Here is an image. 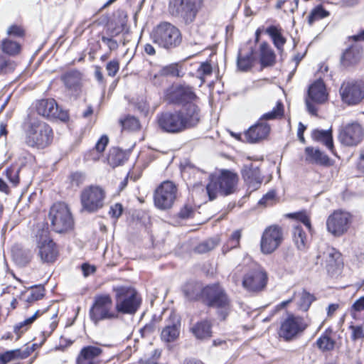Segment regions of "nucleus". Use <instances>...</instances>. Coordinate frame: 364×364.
Wrapping results in <instances>:
<instances>
[{"mask_svg":"<svg viewBox=\"0 0 364 364\" xmlns=\"http://www.w3.org/2000/svg\"><path fill=\"white\" fill-rule=\"evenodd\" d=\"M200 109L196 104H189L186 112L169 110L157 114L159 129L166 133L178 134L196 126L200 121Z\"/></svg>","mask_w":364,"mask_h":364,"instance_id":"f257e3e1","label":"nucleus"},{"mask_svg":"<svg viewBox=\"0 0 364 364\" xmlns=\"http://www.w3.org/2000/svg\"><path fill=\"white\" fill-rule=\"evenodd\" d=\"M21 127L24 143L28 146L43 149L52 144L54 136L52 128L36 114H28L22 122Z\"/></svg>","mask_w":364,"mask_h":364,"instance_id":"f03ea898","label":"nucleus"},{"mask_svg":"<svg viewBox=\"0 0 364 364\" xmlns=\"http://www.w3.org/2000/svg\"><path fill=\"white\" fill-rule=\"evenodd\" d=\"M151 38L154 43L165 49L175 48L182 42L180 30L166 21L161 22L154 28Z\"/></svg>","mask_w":364,"mask_h":364,"instance_id":"7ed1b4c3","label":"nucleus"},{"mask_svg":"<svg viewBox=\"0 0 364 364\" xmlns=\"http://www.w3.org/2000/svg\"><path fill=\"white\" fill-rule=\"evenodd\" d=\"M201 294L209 306L218 309L223 319L228 316L231 310L230 300L221 286L208 285L202 289Z\"/></svg>","mask_w":364,"mask_h":364,"instance_id":"20e7f679","label":"nucleus"},{"mask_svg":"<svg viewBox=\"0 0 364 364\" xmlns=\"http://www.w3.org/2000/svg\"><path fill=\"white\" fill-rule=\"evenodd\" d=\"M115 309L117 314H134L141 304V298L136 291L128 287H114Z\"/></svg>","mask_w":364,"mask_h":364,"instance_id":"39448f33","label":"nucleus"},{"mask_svg":"<svg viewBox=\"0 0 364 364\" xmlns=\"http://www.w3.org/2000/svg\"><path fill=\"white\" fill-rule=\"evenodd\" d=\"M89 315L95 324H97L103 320H112L118 318L116 309L113 306L112 299L108 294H97L94 297Z\"/></svg>","mask_w":364,"mask_h":364,"instance_id":"423d86ee","label":"nucleus"},{"mask_svg":"<svg viewBox=\"0 0 364 364\" xmlns=\"http://www.w3.org/2000/svg\"><path fill=\"white\" fill-rule=\"evenodd\" d=\"M237 181V174L230 171H223L218 178L211 179L205 187L209 200L215 199L218 193L224 196L232 193L235 190Z\"/></svg>","mask_w":364,"mask_h":364,"instance_id":"0eeeda50","label":"nucleus"},{"mask_svg":"<svg viewBox=\"0 0 364 364\" xmlns=\"http://www.w3.org/2000/svg\"><path fill=\"white\" fill-rule=\"evenodd\" d=\"M48 218L51 227L56 232H68L74 226V220L70 210L64 203L53 204L50 209Z\"/></svg>","mask_w":364,"mask_h":364,"instance_id":"6e6552de","label":"nucleus"},{"mask_svg":"<svg viewBox=\"0 0 364 364\" xmlns=\"http://www.w3.org/2000/svg\"><path fill=\"white\" fill-rule=\"evenodd\" d=\"M203 0H169L168 13L185 23H192L196 16Z\"/></svg>","mask_w":364,"mask_h":364,"instance_id":"1a4fd4ad","label":"nucleus"},{"mask_svg":"<svg viewBox=\"0 0 364 364\" xmlns=\"http://www.w3.org/2000/svg\"><path fill=\"white\" fill-rule=\"evenodd\" d=\"M309 325L306 318L290 314L281 322L278 335L285 341H291L301 335Z\"/></svg>","mask_w":364,"mask_h":364,"instance_id":"9d476101","label":"nucleus"},{"mask_svg":"<svg viewBox=\"0 0 364 364\" xmlns=\"http://www.w3.org/2000/svg\"><path fill=\"white\" fill-rule=\"evenodd\" d=\"M106 193L98 186H90L81 192L80 202L82 210L88 213H95L105 205Z\"/></svg>","mask_w":364,"mask_h":364,"instance_id":"9b49d317","label":"nucleus"},{"mask_svg":"<svg viewBox=\"0 0 364 364\" xmlns=\"http://www.w3.org/2000/svg\"><path fill=\"white\" fill-rule=\"evenodd\" d=\"M178 188L170 181L161 183L154 193V203L155 206L161 210L171 209L177 198Z\"/></svg>","mask_w":364,"mask_h":364,"instance_id":"f8f14e48","label":"nucleus"},{"mask_svg":"<svg viewBox=\"0 0 364 364\" xmlns=\"http://www.w3.org/2000/svg\"><path fill=\"white\" fill-rule=\"evenodd\" d=\"M342 102L349 106L359 105L364 100V82L360 80H346L343 82L339 89Z\"/></svg>","mask_w":364,"mask_h":364,"instance_id":"ddd939ff","label":"nucleus"},{"mask_svg":"<svg viewBox=\"0 0 364 364\" xmlns=\"http://www.w3.org/2000/svg\"><path fill=\"white\" fill-rule=\"evenodd\" d=\"M353 220L352 215L342 210H334L326 220L327 231L338 237L346 233Z\"/></svg>","mask_w":364,"mask_h":364,"instance_id":"4468645a","label":"nucleus"},{"mask_svg":"<svg viewBox=\"0 0 364 364\" xmlns=\"http://www.w3.org/2000/svg\"><path fill=\"white\" fill-rule=\"evenodd\" d=\"M196 99V95L192 87L187 85H173L165 92L166 101L171 104L183 105L184 108L182 110L184 112L189 104H195L193 101Z\"/></svg>","mask_w":364,"mask_h":364,"instance_id":"2eb2a0df","label":"nucleus"},{"mask_svg":"<svg viewBox=\"0 0 364 364\" xmlns=\"http://www.w3.org/2000/svg\"><path fill=\"white\" fill-rule=\"evenodd\" d=\"M328 94L326 85L322 80H317L309 87L308 97L306 98V106L308 112L314 115L316 114L317 108L313 104H323L328 100Z\"/></svg>","mask_w":364,"mask_h":364,"instance_id":"dca6fc26","label":"nucleus"},{"mask_svg":"<svg viewBox=\"0 0 364 364\" xmlns=\"http://www.w3.org/2000/svg\"><path fill=\"white\" fill-rule=\"evenodd\" d=\"M267 281V273L264 269L255 266L245 274L242 286L249 291H260L264 289Z\"/></svg>","mask_w":364,"mask_h":364,"instance_id":"f3484780","label":"nucleus"},{"mask_svg":"<svg viewBox=\"0 0 364 364\" xmlns=\"http://www.w3.org/2000/svg\"><path fill=\"white\" fill-rule=\"evenodd\" d=\"M283 240V232L278 225L267 227L262 236L260 247L262 253L268 255L275 251Z\"/></svg>","mask_w":364,"mask_h":364,"instance_id":"a211bd4d","label":"nucleus"},{"mask_svg":"<svg viewBox=\"0 0 364 364\" xmlns=\"http://www.w3.org/2000/svg\"><path fill=\"white\" fill-rule=\"evenodd\" d=\"M364 130L358 122H352L343 126L339 132L338 139L346 146H355L363 139Z\"/></svg>","mask_w":364,"mask_h":364,"instance_id":"6ab92c4d","label":"nucleus"},{"mask_svg":"<svg viewBox=\"0 0 364 364\" xmlns=\"http://www.w3.org/2000/svg\"><path fill=\"white\" fill-rule=\"evenodd\" d=\"M38 114L48 119H58L61 121L68 119V112L60 109L53 99H46L38 101L36 104Z\"/></svg>","mask_w":364,"mask_h":364,"instance_id":"aec40b11","label":"nucleus"},{"mask_svg":"<svg viewBox=\"0 0 364 364\" xmlns=\"http://www.w3.org/2000/svg\"><path fill=\"white\" fill-rule=\"evenodd\" d=\"M103 350L95 346L83 347L76 358V364H100V357Z\"/></svg>","mask_w":364,"mask_h":364,"instance_id":"412c9836","label":"nucleus"},{"mask_svg":"<svg viewBox=\"0 0 364 364\" xmlns=\"http://www.w3.org/2000/svg\"><path fill=\"white\" fill-rule=\"evenodd\" d=\"M269 132L270 127L267 123L258 122L245 133V137L248 142L256 143L265 139Z\"/></svg>","mask_w":364,"mask_h":364,"instance_id":"4be33fe9","label":"nucleus"},{"mask_svg":"<svg viewBox=\"0 0 364 364\" xmlns=\"http://www.w3.org/2000/svg\"><path fill=\"white\" fill-rule=\"evenodd\" d=\"M38 255L43 262L52 263L58 256L56 245L51 240H44L38 244Z\"/></svg>","mask_w":364,"mask_h":364,"instance_id":"5701e85b","label":"nucleus"},{"mask_svg":"<svg viewBox=\"0 0 364 364\" xmlns=\"http://www.w3.org/2000/svg\"><path fill=\"white\" fill-rule=\"evenodd\" d=\"M181 322L176 316H171L161 333V340L166 343L175 341L179 336Z\"/></svg>","mask_w":364,"mask_h":364,"instance_id":"b1692460","label":"nucleus"},{"mask_svg":"<svg viewBox=\"0 0 364 364\" xmlns=\"http://www.w3.org/2000/svg\"><path fill=\"white\" fill-rule=\"evenodd\" d=\"M60 80L65 87L70 92L77 93L82 87V74L76 70L68 71L63 74Z\"/></svg>","mask_w":364,"mask_h":364,"instance_id":"393cba45","label":"nucleus"},{"mask_svg":"<svg viewBox=\"0 0 364 364\" xmlns=\"http://www.w3.org/2000/svg\"><path fill=\"white\" fill-rule=\"evenodd\" d=\"M319 257L325 261L326 267L330 273H333L340 267L341 263V254L333 247H328Z\"/></svg>","mask_w":364,"mask_h":364,"instance_id":"a878e982","label":"nucleus"},{"mask_svg":"<svg viewBox=\"0 0 364 364\" xmlns=\"http://www.w3.org/2000/svg\"><path fill=\"white\" fill-rule=\"evenodd\" d=\"M242 177L251 191L257 190L262 183V179L257 167L245 166L242 170Z\"/></svg>","mask_w":364,"mask_h":364,"instance_id":"bb28decb","label":"nucleus"},{"mask_svg":"<svg viewBox=\"0 0 364 364\" xmlns=\"http://www.w3.org/2000/svg\"><path fill=\"white\" fill-rule=\"evenodd\" d=\"M306 161L310 164H315L322 166L330 164L328 156L318 149L306 147L305 149Z\"/></svg>","mask_w":364,"mask_h":364,"instance_id":"cd10ccee","label":"nucleus"},{"mask_svg":"<svg viewBox=\"0 0 364 364\" xmlns=\"http://www.w3.org/2000/svg\"><path fill=\"white\" fill-rule=\"evenodd\" d=\"M211 326L210 321H201L195 323L191 328V331L197 339H208L212 336Z\"/></svg>","mask_w":364,"mask_h":364,"instance_id":"c85d7f7f","label":"nucleus"},{"mask_svg":"<svg viewBox=\"0 0 364 364\" xmlns=\"http://www.w3.org/2000/svg\"><path fill=\"white\" fill-rule=\"evenodd\" d=\"M363 50L358 45L350 46L343 53L341 61L343 65L349 66L357 63L361 58Z\"/></svg>","mask_w":364,"mask_h":364,"instance_id":"c756f323","label":"nucleus"},{"mask_svg":"<svg viewBox=\"0 0 364 364\" xmlns=\"http://www.w3.org/2000/svg\"><path fill=\"white\" fill-rule=\"evenodd\" d=\"M313 139L323 144L330 151L333 152L334 146L332 136V129L328 130L315 129L312 132Z\"/></svg>","mask_w":364,"mask_h":364,"instance_id":"7c9ffc66","label":"nucleus"},{"mask_svg":"<svg viewBox=\"0 0 364 364\" xmlns=\"http://www.w3.org/2000/svg\"><path fill=\"white\" fill-rule=\"evenodd\" d=\"M293 298L296 303L298 309L302 311H306L314 301V296L305 290L294 293Z\"/></svg>","mask_w":364,"mask_h":364,"instance_id":"2f4dec72","label":"nucleus"},{"mask_svg":"<svg viewBox=\"0 0 364 364\" xmlns=\"http://www.w3.org/2000/svg\"><path fill=\"white\" fill-rule=\"evenodd\" d=\"M265 32L271 37L274 46L282 50L286 43V38L282 33V28L279 26H270L267 28Z\"/></svg>","mask_w":364,"mask_h":364,"instance_id":"473e14b6","label":"nucleus"},{"mask_svg":"<svg viewBox=\"0 0 364 364\" xmlns=\"http://www.w3.org/2000/svg\"><path fill=\"white\" fill-rule=\"evenodd\" d=\"M275 60V55L269 45L264 42L260 45V62L263 66L272 65Z\"/></svg>","mask_w":364,"mask_h":364,"instance_id":"72a5a7b5","label":"nucleus"},{"mask_svg":"<svg viewBox=\"0 0 364 364\" xmlns=\"http://www.w3.org/2000/svg\"><path fill=\"white\" fill-rule=\"evenodd\" d=\"M293 239L297 248L300 250L306 249L308 243L307 236L301 225H296L293 229Z\"/></svg>","mask_w":364,"mask_h":364,"instance_id":"f704fd0d","label":"nucleus"},{"mask_svg":"<svg viewBox=\"0 0 364 364\" xmlns=\"http://www.w3.org/2000/svg\"><path fill=\"white\" fill-rule=\"evenodd\" d=\"M297 261L291 252H287L284 255L283 259L279 261L281 269L288 273H293L296 267Z\"/></svg>","mask_w":364,"mask_h":364,"instance_id":"c9c22d12","label":"nucleus"},{"mask_svg":"<svg viewBox=\"0 0 364 364\" xmlns=\"http://www.w3.org/2000/svg\"><path fill=\"white\" fill-rule=\"evenodd\" d=\"M43 313L40 310H37L31 316L26 318L23 321L19 322L14 326V332L20 336L26 331L28 327L38 318Z\"/></svg>","mask_w":364,"mask_h":364,"instance_id":"e433bc0d","label":"nucleus"},{"mask_svg":"<svg viewBox=\"0 0 364 364\" xmlns=\"http://www.w3.org/2000/svg\"><path fill=\"white\" fill-rule=\"evenodd\" d=\"M2 51L9 55H18L21 51V46L18 43L10 39H4L1 42Z\"/></svg>","mask_w":364,"mask_h":364,"instance_id":"4c0bfd02","label":"nucleus"},{"mask_svg":"<svg viewBox=\"0 0 364 364\" xmlns=\"http://www.w3.org/2000/svg\"><path fill=\"white\" fill-rule=\"evenodd\" d=\"M119 123L123 129L128 131H136L140 128L139 119L131 115H127L124 118L120 119Z\"/></svg>","mask_w":364,"mask_h":364,"instance_id":"58836bf2","label":"nucleus"},{"mask_svg":"<svg viewBox=\"0 0 364 364\" xmlns=\"http://www.w3.org/2000/svg\"><path fill=\"white\" fill-rule=\"evenodd\" d=\"M330 13L325 10L322 6H317L312 9L309 15L308 23L309 25H312L315 21L328 17Z\"/></svg>","mask_w":364,"mask_h":364,"instance_id":"ea45409f","label":"nucleus"},{"mask_svg":"<svg viewBox=\"0 0 364 364\" xmlns=\"http://www.w3.org/2000/svg\"><path fill=\"white\" fill-rule=\"evenodd\" d=\"M284 115V105L282 102L278 101L273 109L267 113L264 114L261 120H272L281 118Z\"/></svg>","mask_w":364,"mask_h":364,"instance_id":"a19ab883","label":"nucleus"},{"mask_svg":"<svg viewBox=\"0 0 364 364\" xmlns=\"http://www.w3.org/2000/svg\"><path fill=\"white\" fill-rule=\"evenodd\" d=\"M124 153L117 148H113L109 151L107 161L110 166L114 167L120 165L124 160Z\"/></svg>","mask_w":364,"mask_h":364,"instance_id":"79ce46f5","label":"nucleus"},{"mask_svg":"<svg viewBox=\"0 0 364 364\" xmlns=\"http://www.w3.org/2000/svg\"><path fill=\"white\" fill-rule=\"evenodd\" d=\"M252 52L245 55H242L239 53L237 57V67L240 70L247 71L252 67Z\"/></svg>","mask_w":364,"mask_h":364,"instance_id":"37998d69","label":"nucleus"},{"mask_svg":"<svg viewBox=\"0 0 364 364\" xmlns=\"http://www.w3.org/2000/svg\"><path fill=\"white\" fill-rule=\"evenodd\" d=\"M36 237L38 244L44 240H51L49 237L48 225L44 223H39L36 227Z\"/></svg>","mask_w":364,"mask_h":364,"instance_id":"c03bdc74","label":"nucleus"},{"mask_svg":"<svg viewBox=\"0 0 364 364\" xmlns=\"http://www.w3.org/2000/svg\"><path fill=\"white\" fill-rule=\"evenodd\" d=\"M317 346L323 351L331 350L334 348L335 342L326 335L321 336L316 341Z\"/></svg>","mask_w":364,"mask_h":364,"instance_id":"a18cd8bd","label":"nucleus"},{"mask_svg":"<svg viewBox=\"0 0 364 364\" xmlns=\"http://www.w3.org/2000/svg\"><path fill=\"white\" fill-rule=\"evenodd\" d=\"M19 168L16 166H11L5 171V175L10 183L16 186L19 183Z\"/></svg>","mask_w":364,"mask_h":364,"instance_id":"49530a36","label":"nucleus"},{"mask_svg":"<svg viewBox=\"0 0 364 364\" xmlns=\"http://www.w3.org/2000/svg\"><path fill=\"white\" fill-rule=\"evenodd\" d=\"M16 68L14 61L7 59L0 53V74L13 71Z\"/></svg>","mask_w":364,"mask_h":364,"instance_id":"de8ad7c7","label":"nucleus"},{"mask_svg":"<svg viewBox=\"0 0 364 364\" xmlns=\"http://www.w3.org/2000/svg\"><path fill=\"white\" fill-rule=\"evenodd\" d=\"M289 217L291 218H296L301 221L309 230L311 229V221L309 216L305 211L294 213L289 215Z\"/></svg>","mask_w":364,"mask_h":364,"instance_id":"09e8293b","label":"nucleus"},{"mask_svg":"<svg viewBox=\"0 0 364 364\" xmlns=\"http://www.w3.org/2000/svg\"><path fill=\"white\" fill-rule=\"evenodd\" d=\"M200 288L193 284H188L183 288V293L188 299L197 298Z\"/></svg>","mask_w":364,"mask_h":364,"instance_id":"8fccbe9b","label":"nucleus"},{"mask_svg":"<svg viewBox=\"0 0 364 364\" xmlns=\"http://www.w3.org/2000/svg\"><path fill=\"white\" fill-rule=\"evenodd\" d=\"M276 193L270 191L267 193L259 201V204L264 206L272 205L276 202Z\"/></svg>","mask_w":364,"mask_h":364,"instance_id":"3c124183","label":"nucleus"},{"mask_svg":"<svg viewBox=\"0 0 364 364\" xmlns=\"http://www.w3.org/2000/svg\"><path fill=\"white\" fill-rule=\"evenodd\" d=\"M197 71L198 73L200 75V79H202L203 81H204V77L209 76L212 74L213 68L209 63L205 62L200 64Z\"/></svg>","mask_w":364,"mask_h":364,"instance_id":"603ef678","label":"nucleus"},{"mask_svg":"<svg viewBox=\"0 0 364 364\" xmlns=\"http://www.w3.org/2000/svg\"><path fill=\"white\" fill-rule=\"evenodd\" d=\"M106 70L109 76L114 77L119 70V60L114 59L107 63L106 65Z\"/></svg>","mask_w":364,"mask_h":364,"instance_id":"864d4df0","label":"nucleus"},{"mask_svg":"<svg viewBox=\"0 0 364 364\" xmlns=\"http://www.w3.org/2000/svg\"><path fill=\"white\" fill-rule=\"evenodd\" d=\"M350 329L351 330V338L355 341L358 340H362L364 338L363 329L360 326H350Z\"/></svg>","mask_w":364,"mask_h":364,"instance_id":"5fc2aeb1","label":"nucleus"},{"mask_svg":"<svg viewBox=\"0 0 364 364\" xmlns=\"http://www.w3.org/2000/svg\"><path fill=\"white\" fill-rule=\"evenodd\" d=\"M123 212V207L120 203H115L112 205L109 210V215L115 219L119 218Z\"/></svg>","mask_w":364,"mask_h":364,"instance_id":"6e6d98bb","label":"nucleus"},{"mask_svg":"<svg viewBox=\"0 0 364 364\" xmlns=\"http://www.w3.org/2000/svg\"><path fill=\"white\" fill-rule=\"evenodd\" d=\"M43 289H33L30 295L27 297L26 301L28 302H33L34 301H37L41 299L43 296Z\"/></svg>","mask_w":364,"mask_h":364,"instance_id":"4d7b16f0","label":"nucleus"},{"mask_svg":"<svg viewBox=\"0 0 364 364\" xmlns=\"http://www.w3.org/2000/svg\"><path fill=\"white\" fill-rule=\"evenodd\" d=\"M7 33L9 36L20 37L24 35V31L21 27L16 25H13L8 28Z\"/></svg>","mask_w":364,"mask_h":364,"instance_id":"13d9d810","label":"nucleus"},{"mask_svg":"<svg viewBox=\"0 0 364 364\" xmlns=\"http://www.w3.org/2000/svg\"><path fill=\"white\" fill-rule=\"evenodd\" d=\"M218 244V242H215L214 240H209L198 246L199 252H205L209 251L215 247V246Z\"/></svg>","mask_w":364,"mask_h":364,"instance_id":"bf43d9fd","label":"nucleus"},{"mask_svg":"<svg viewBox=\"0 0 364 364\" xmlns=\"http://www.w3.org/2000/svg\"><path fill=\"white\" fill-rule=\"evenodd\" d=\"M108 141L109 139L106 135L102 136L95 145V149L100 153L104 151Z\"/></svg>","mask_w":364,"mask_h":364,"instance_id":"052dcab7","label":"nucleus"},{"mask_svg":"<svg viewBox=\"0 0 364 364\" xmlns=\"http://www.w3.org/2000/svg\"><path fill=\"white\" fill-rule=\"evenodd\" d=\"M178 71L175 66H167L160 70V75L164 76L166 75H178Z\"/></svg>","mask_w":364,"mask_h":364,"instance_id":"680f3d73","label":"nucleus"},{"mask_svg":"<svg viewBox=\"0 0 364 364\" xmlns=\"http://www.w3.org/2000/svg\"><path fill=\"white\" fill-rule=\"evenodd\" d=\"M193 213V210L192 207L186 205L183 208L181 209V210L178 213V216L181 219H187L192 216Z\"/></svg>","mask_w":364,"mask_h":364,"instance_id":"e2e57ef3","label":"nucleus"},{"mask_svg":"<svg viewBox=\"0 0 364 364\" xmlns=\"http://www.w3.org/2000/svg\"><path fill=\"white\" fill-rule=\"evenodd\" d=\"M102 41L103 43H105V44H107V46H108V48H109L110 50H114L118 48V43H117V41H115L111 38L102 36Z\"/></svg>","mask_w":364,"mask_h":364,"instance_id":"0e129e2a","label":"nucleus"},{"mask_svg":"<svg viewBox=\"0 0 364 364\" xmlns=\"http://www.w3.org/2000/svg\"><path fill=\"white\" fill-rule=\"evenodd\" d=\"M353 311H364V296L360 297L355 301L352 306Z\"/></svg>","mask_w":364,"mask_h":364,"instance_id":"69168bd1","label":"nucleus"},{"mask_svg":"<svg viewBox=\"0 0 364 364\" xmlns=\"http://www.w3.org/2000/svg\"><path fill=\"white\" fill-rule=\"evenodd\" d=\"M163 75H160V70L156 73H150L149 75V80L155 85H160L161 82V78Z\"/></svg>","mask_w":364,"mask_h":364,"instance_id":"338daca9","label":"nucleus"},{"mask_svg":"<svg viewBox=\"0 0 364 364\" xmlns=\"http://www.w3.org/2000/svg\"><path fill=\"white\" fill-rule=\"evenodd\" d=\"M82 271L85 277H87L95 271V267L87 264L82 265Z\"/></svg>","mask_w":364,"mask_h":364,"instance_id":"774afa93","label":"nucleus"}]
</instances>
